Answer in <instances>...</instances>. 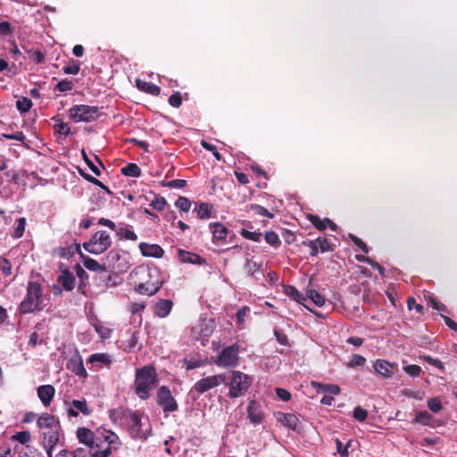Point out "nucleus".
Returning <instances> with one entry per match:
<instances>
[{
    "label": "nucleus",
    "instance_id": "obj_1",
    "mask_svg": "<svg viewBox=\"0 0 457 457\" xmlns=\"http://www.w3.org/2000/svg\"><path fill=\"white\" fill-rule=\"evenodd\" d=\"M130 276L135 283V291L140 295H154L163 284L161 272L156 267L137 266Z\"/></svg>",
    "mask_w": 457,
    "mask_h": 457
},
{
    "label": "nucleus",
    "instance_id": "obj_2",
    "mask_svg": "<svg viewBox=\"0 0 457 457\" xmlns=\"http://www.w3.org/2000/svg\"><path fill=\"white\" fill-rule=\"evenodd\" d=\"M47 299L42 293L41 285L36 281H29L27 287V293L20 304L21 313H30L40 311L46 305Z\"/></svg>",
    "mask_w": 457,
    "mask_h": 457
},
{
    "label": "nucleus",
    "instance_id": "obj_3",
    "mask_svg": "<svg viewBox=\"0 0 457 457\" xmlns=\"http://www.w3.org/2000/svg\"><path fill=\"white\" fill-rule=\"evenodd\" d=\"M130 436L137 440H145L151 433V424L147 416L138 411H131L127 415L124 426Z\"/></svg>",
    "mask_w": 457,
    "mask_h": 457
},
{
    "label": "nucleus",
    "instance_id": "obj_4",
    "mask_svg": "<svg viewBox=\"0 0 457 457\" xmlns=\"http://www.w3.org/2000/svg\"><path fill=\"white\" fill-rule=\"evenodd\" d=\"M156 373L154 369L145 366L137 370L135 381V391L143 400L149 397L150 391L156 386Z\"/></svg>",
    "mask_w": 457,
    "mask_h": 457
},
{
    "label": "nucleus",
    "instance_id": "obj_5",
    "mask_svg": "<svg viewBox=\"0 0 457 457\" xmlns=\"http://www.w3.org/2000/svg\"><path fill=\"white\" fill-rule=\"evenodd\" d=\"M112 244L111 236L104 230L96 232L91 238L83 244L84 249L92 254H101Z\"/></svg>",
    "mask_w": 457,
    "mask_h": 457
},
{
    "label": "nucleus",
    "instance_id": "obj_6",
    "mask_svg": "<svg viewBox=\"0 0 457 457\" xmlns=\"http://www.w3.org/2000/svg\"><path fill=\"white\" fill-rule=\"evenodd\" d=\"M100 116L97 106L76 104L69 109V117L74 122H90Z\"/></svg>",
    "mask_w": 457,
    "mask_h": 457
},
{
    "label": "nucleus",
    "instance_id": "obj_7",
    "mask_svg": "<svg viewBox=\"0 0 457 457\" xmlns=\"http://www.w3.org/2000/svg\"><path fill=\"white\" fill-rule=\"evenodd\" d=\"M239 347L237 345H232L224 347L219 354L212 359L215 365L220 368H235L239 361Z\"/></svg>",
    "mask_w": 457,
    "mask_h": 457
},
{
    "label": "nucleus",
    "instance_id": "obj_8",
    "mask_svg": "<svg viewBox=\"0 0 457 457\" xmlns=\"http://www.w3.org/2000/svg\"><path fill=\"white\" fill-rule=\"evenodd\" d=\"M252 384L251 378L238 370L232 372V378L229 383L228 395L237 398L243 395Z\"/></svg>",
    "mask_w": 457,
    "mask_h": 457
},
{
    "label": "nucleus",
    "instance_id": "obj_9",
    "mask_svg": "<svg viewBox=\"0 0 457 457\" xmlns=\"http://www.w3.org/2000/svg\"><path fill=\"white\" fill-rule=\"evenodd\" d=\"M225 382L226 376L224 374L208 376L195 382L192 390L197 392L198 394H204L224 384Z\"/></svg>",
    "mask_w": 457,
    "mask_h": 457
},
{
    "label": "nucleus",
    "instance_id": "obj_10",
    "mask_svg": "<svg viewBox=\"0 0 457 457\" xmlns=\"http://www.w3.org/2000/svg\"><path fill=\"white\" fill-rule=\"evenodd\" d=\"M156 398L157 404L164 412H172L178 409L177 402L167 386H162L158 389Z\"/></svg>",
    "mask_w": 457,
    "mask_h": 457
},
{
    "label": "nucleus",
    "instance_id": "obj_11",
    "mask_svg": "<svg viewBox=\"0 0 457 457\" xmlns=\"http://www.w3.org/2000/svg\"><path fill=\"white\" fill-rule=\"evenodd\" d=\"M67 415L71 418H77L79 412L85 416H89L92 413V409L88 406L85 399L72 400L71 402L65 403Z\"/></svg>",
    "mask_w": 457,
    "mask_h": 457
},
{
    "label": "nucleus",
    "instance_id": "obj_12",
    "mask_svg": "<svg viewBox=\"0 0 457 457\" xmlns=\"http://www.w3.org/2000/svg\"><path fill=\"white\" fill-rule=\"evenodd\" d=\"M213 331V321L203 319L192 328V337L195 339L209 337Z\"/></svg>",
    "mask_w": 457,
    "mask_h": 457
},
{
    "label": "nucleus",
    "instance_id": "obj_13",
    "mask_svg": "<svg viewBox=\"0 0 457 457\" xmlns=\"http://www.w3.org/2000/svg\"><path fill=\"white\" fill-rule=\"evenodd\" d=\"M276 420L284 427H287L294 431L301 428L300 416L295 413H285L278 411L275 413Z\"/></svg>",
    "mask_w": 457,
    "mask_h": 457
},
{
    "label": "nucleus",
    "instance_id": "obj_14",
    "mask_svg": "<svg viewBox=\"0 0 457 457\" xmlns=\"http://www.w3.org/2000/svg\"><path fill=\"white\" fill-rule=\"evenodd\" d=\"M37 425L41 430L52 431L54 429H61L60 422L57 418L49 413H44L37 420Z\"/></svg>",
    "mask_w": 457,
    "mask_h": 457
},
{
    "label": "nucleus",
    "instance_id": "obj_15",
    "mask_svg": "<svg viewBox=\"0 0 457 457\" xmlns=\"http://www.w3.org/2000/svg\"><path fill=\"white\" fill-rule=\"evenodd\" d=\"M61 429L42 432L44 446L48 457H52L53 450L60 439Z\"/></svg>",
    "mask_w": 457,
    "mask_h": 457
},
{
    "label": "nucleus",
    "instance_id": "obj_16",
    "mask_svg": "<svg viewBox=\"0 0 457 457\" xmlns=\"http://www.w3.org/2000/svg\"><path fill=\"white\" fill-rule=\"evenodd\" d=\"M375 371L380 376L389 378H392L396 368V363H392L385 360H377L374 363Z\"/></svg>",
    "mask_w": 457,
    "mask_h": 457
},
{
    "label": "nucleus",
    "instance_id": "obj_17",
    "mask_svg": "<svg viewBox=\"0 0 457 457\" xmlns=\"http://www.w3.org/2000/svg\"><path fill=\"white\" fill-rule=\"evenodd\" d=\"M247 418L253 424H260L264 419V412L259 403L251 401L247 407Z\"/></svg>",
    "mask_w": 457,
    "mask_h": 457
},
{
    "label": "nucleus",
    "instance_id": "obj_18",
    "mask_svg": "<svg viewBox=\"0 0 457 457\" xmlns=\"http://www.w3.org/2000/svg\"><path fill=\"white\" fill-rule=\"evenodd\" d=\"M67 368L81 378H87V372L84 368L83 361L80 355L72 356L67 362Z\"/></svg>",
    "mask_w": 457,
    "mask_h": 457
},
{
    "label": "nucleus",
    "instance_id": "obj_19",
    "mask_svg": "<svg viewBox=\"0 0 457 457\" xmlns=\"http://www.w3.org/2000/svg\"><path fill=\"white\" fill-rule=\"evenodd\" d=\"M139 249L144 256L160 258L163 255V249L155 244L140 243Z\"/></svg>",
    "mask_w": 457,
    "mask_h": 457
},
{
    "label": "nucleus",
    "instance_id": "obj_20",
    "mask_svg": "<svg viewBox=\"0 0 457 457\" xmlns=\"http://www.w3.org/2000/svg\"><path fill=\"white\" fill-rule=\"evenodd\" d=\"M37 396L44 406H48L55 394V389L51 385H43L37 387Z\"/></svg>",
    "mask_w": 457,
    "mask_h": 457
},
{
    "label": "nucleus",
    "instance_id": "obj_21",
    "mask_svg": "<svg viewBox=\"0 0 457 457\" xmlns=\"http://www.w3.org/2000/svg\"><path fill=\"white\" fill-rule=\"evenodd\" d=\"M178 257L179 261L183 263H191V264H204L205 260L201 257L199 254L179 249L178 251Z\"/></svg>",
    "mask_w": 457,
    "mask_h": 457
},
{
    "label": "nucleus",
    "instance_id": "obj_22",
    "mask_svg": "<svg viewBox=\"0 0 457 457\" xmlns=\"http://www.w3.org/2000/svg\"><path fill=\"white\" fill-rule=\"evenodd\" d=\"M173 303L169 299H160L154 305V314L159 318H166L171 312Z\"/></svg>",
    "mask_w": 457,
    "mask_h": 457
},
{
    "label": "nucleus",
    "instance_id": "obj_23",
    "mask_svg": "<svg viewBox=\"0 0 457 457\" xmlns=\"http://www.w3.org/2000/svg\"><path fill=\"white\" fill-rule=\"evenodd\" d=\"M311 386L317 393H325L331 395L340 394V387L335 384H324L317 381H312Z\"/></svg>",
    "mask_w": 457,
    "mask_h": 457
},
{
    "label": "nucleus",
    "instance_id": "obj_24",
    "mask_svg": "<svg viewBox=\"0 0 457 457\" xmlns=\"http://www.w3.org/2000/svg\"><path fill=\"white\" fill-rule=\"evenodd\" d=\"M116 234L120 239L137 241V236L133 231L132 226L125 223H120L116 229Z\"/></svg>",
    "mask_w": 457,
    "mask_h": 457
},
{
    "label": "nucleus",
    "instance_id": "obj_25",
    "mask_svg": "<svg viewBox=\"0 0 457 457\" xmlns=\"http://www.w3.org/2000/svg\"><path fill=\"white\" fill-rule=\"evenodd\" d=\"M131 410L123 408L112 409L109 411V417L112 422L125 426L127 415L131 413Z\"/></svg>",
    "mask_w": 457,
    "mask_h": 457
},
{
    "label": "nucleus",
    "instance_id": "obj_26",
    "mask_svg": "<svg viewBox=\"0 0 457 457\" xmlns=\"http://www.w3.org/2000/svg\"><path fill=\"white\" fill-rule=\"evenodd\" d=\"M310 220L314 225V227L319 230H324L325 228H329L331 230L335 231L337 230V224L328 218L320 220L317 216L311 215Z\"/></svg>",
    "mask_w": 457,
    "mask_h": 457
},
{
    "label": "nucleus",
    "instance_id": "obj_27",
    "mask_svg": "<svg viewBox=\"0 0 457 457\" xmlns=\"http://www.w3.org/2000/svg\"><path fill=\"white\" fill-rule=\"evenodd\" d=\"M77 437L79 443L87 445L92 446L94 444V433L92 430L87 428H79L77 430Z\"/></svg>",
    "mask_w": 457,
    "mask_h": 457
},
{
    "label": "nucleus",
    "instance_id": "obj_28",
    "mask_svg": "<svg viewBox=\"0 0 457 457\" xmlns=\"http://www.w3.org/2000/svg\"><path fill=\"white\" fill-rule=\"evenodd\" d=\"M58 282L67 290L71 291L75 286V277L68 270H63L58 277Z\"/></svg>",
    "mask_w": 457,
    "mask_h": 457
},
{
    "label": "nucleus",
    "instance_id": "obj_29",
    "mask_svg": "<svg viewBox=\"0 0 457 457\" xmlns=\"http://www.w3.org/2000/svg\"><path fill=\"white\" fill-rule=\"evenodd\" d=\"M82 258L83 265L86 269L95 271V272H104L106 270V268L104 265L100 264L97 261L88 257L85 256L84 254H80Z\"/></svg>",
    "mask_w": 457,
    "mask_h": 457
},
{
    "label": "nucleus",
    "instance_id": "obj_30",
    "mask_svg": "<svg viewBox=\"0 0 457 457\" xmlns=\"http://www.w3.org/2000/svg\"><path fill=\"white\" fill-rule=\"evenodd\" d=\"M136 84L138 89H140L141 91L149 93L153 96H157L160 94V87L153 83L143 81L141 79H137Z\"/></svg>",
    "mask_w": 457,
    "mask_h": 457
},
{
    "label": "nucleus",
    "instance_id": "obj_31",
    "mask_svg": "<svg viewBox=\"0 0 457 457\" xmlns=\"http://www.w3.org/2000/svg\"><path fill=\"white\" fill-rule=\"evenodd\" d=\"M210 228H212V237L216 240H223L228 235V229L220 223L215 222L211 223Z\"/></svg>",
    "mask_w": 457,
    "mask_h": 457
},
{
    "label": "nucleus",
    "instance_id": "obj_32",
    "mask_svg": "<svg viewBox=\"0 0 457 457\" xmlns=\"http://www.w3.org/2000/svg\"><path fill=\"white\" fill-rule=\"evenodd\" d=\"M99 434L101 438H103V440L106 442L110 447H115L118 445L119 437L114 432L103 429V431H99Z\"/></svg>",
    "mask_w": 457,
    "mask_h": 457
},
{
    "label": "nucleus",
    "instance_id": "obj_33",
    "mask_svg": "<svg viewBox=\"0 0 457 457\" xmlns=\"http://www.w3.org/2000/svg\"><path fill=\"white\" fill-rule=\"evenodd\" d=\"M197 217L201 220H206L211 217L212 205L208 203H201L195 209Z\"/></svg>",
    "mask_w": 457,
    "mask_h": 457
},
{
    "label": "nucleus",
    "instance_id": "obj_34",
    "mask_svg": "<svg viewBox=\"0 0 457 457\" xmlns=\"http://www.w3.org/2000/svg\"><path fill=\"white\" fill-rule=\"evenodd\" d=\"M26 228V219L24 217L19 218L16 220L15 227L13 228V232L12 233V237L15 239L21 238L25 231Z\"/></svg>",
    "mask_w": 457,
    "mask_h": 457
},
{
    "label": "nucleus",
    "instance_id": "obj_35",
    "mask_svg": "<svg viewBox=\"0 0 457 457\" xmlns=\"http://www.w3.org/2000/svg\"><path fill=\"white\" fill-rule=\"evenodd\" d=\"M306 296L312 300L317 306L321 307L325 303V298L318 291L314 289H307Z\"/></svg>",
    "mask_w": 457,
    "mask_h": 457
},
{
    "label": "nucleus",
    "instance_id": "obj_36",
    "mask_svg": "<svg viewBox=\"0 0 457 457\" xmlns=\"http://www.w3.org/2000/svg\"><path fill=\"white\" fill-rule=\"evenodd\" d=\"M285 294L294 299L295 302L303 303L305 297L293 286H287L285 288Z\"/></svg>",
    "mask_w": 457,
    "mask_h": 457
},
{
    "label": "nucleus",
    "instance_id": "obj_37",
    "mask_svg": "<svg viewBox=\"0 0 457 457\" xmlns=\"http://www.w3.org/2000/svg\"><path fill=\"white\" fill-rule=\"evenodd\" d=\"M89 362H100L104 365H109L112 362V360L110 355L107 353H94L89 357Z\"/></svg>",
    "mask_w": 457,
    "mask_h": 457
},
{
    "label": "nucleus",
    "instance_id": "obj_38",
    "mask_svg": "<svg viewBox=\"0 0 457 457\" xmlns=\"http://www.w3.org/2000/svg\"><path fill=\"white\" fill-rule=\"evenodd\" d=\"M432 420V415L427 411H421L417 412L414 422L421 425H429Z\"/></svg>",
    "mask_w": 457,
    "mask_h": 457
},
{
    "label": "nucleus",
    "instance_id": "obj_39",
    "mask_svg": "<svg viewBox=\"0 0 457 457\" xmlns=\"http://www.w3.org/2000/svg\"><path fill=\"white\" fill-rule=\"evenodd\" d=\"M121 173L129 177H139L140 168L135 163H129L121 170Z\"/></svg>",
    "mask_w": 457,
    "mask_h": 457
},
{
    "label": "nucleus",
    "instance_id": "obj_40",
    "mask_svg": "<svg viewBox=\"0 0 457 457\" xmlns=\"http://www.w3.org/2000/svg\"><path fill=\"white\" fill-rule=\"evenodd\" d=\"M32 106V102L28 97H22L16 102L17 109L21 112H28Z\"/></svg>",
    "mask_w": 457,
    "mask_h": 457
},
{
    "label": "nucleus",
    "instance_id": "obj_41",
    "mask_svg": "<svg viewBox=\"0 0 457 457\" xmlns=\"http://www.w3.org/2000/svg\"><path fill=\"white\" fill-rule=\"evenodd\" d=\"M191 204V201L184 196H179L175 202V206L181 212H188Z\"/></svg>",
    "mask_w": 457,
    "mask_h": 457
},
{
    "label": "nucleus",
    "instance_id": "obj_42",
    "mask_svg": "<svg viewBox=\"0 0 457 457\" xmlns=\"http://www.w3.org/2000/svg\"><path fill=\"white\" fill-rule=\"evenodd\" d=\"M428 407L431 411L435 413L439 412L443 408L441 401L438 397L429 398L428 400Z\"/></svg>",
    "mask_w": 457,
    "mask_h": 457
},
{
    "label": "nucleus",
    "instance_id": "obj_43",
    "mask_svg": "<svg viewBox=\"0 0 457 457\" xmlns=\"http://www.w3.org/2000/svg\"><path fill=\"white\" fill-rule=\"evenodd\" d=\"M241 236L246 239L253 240L254 242H260L262 234L256 231H250L248 229H242Z\"/></svg>",
    "mask_w": 457,
    "mask_h": 457
},
{
    "label": "nucleus",
    "instance_id": "obj_44",
    "mask_svg": "<svg viewBox=\"0 0 457 457\" xmlns=\"http://www.w3.org/2000/svg\"><path fill=\"white\" fill-rule=\"evenodd\" d=\"M95 329L103 339H106L111 337V329L102 324H96Z\"/></svg>",
    "mask_w": 457,
    "mask_h": 457
},
{
    "label": "nucleus",
    "instance_id": "obj_45",
    "mask_svg": "<svg viewBox=\"0 0 457 457\" xmlns=\"http://www.w3.org/2000/svg\"><path fill=\"white\" fill-rule=\"evenodd\" d=\"M315 243H317V245L319 246L320 252H328L331 250L330 243L328 240L325 237H318L317 239L313 240Z\"/></svg>",
    "mask_w": 457,
    "mask_h": 457
},
{
    "label": "nucleus",
    "instance_id": "obj_46",
    "mask_svg": "<svg viewBox=\"0 0 457 457\" xmlns=\"http://www.w3.org/2000/svg\"><path fill=\"white\" fill-rule=\"evenodd\" d=\"M54 129L59 134H62L64 136L69 135L71 132V129H70L69 125L60 120H57V122L54 126Z\"/></svg>",
    "mask_w": 457,
    "mask_h": 457
},
{
    "label": "nucleus",
    "instance_id": "obj_47",
    "mask_svg": "<svg viewBox=\"0 0 457 457\" xmlns=\"http://www.w3.org/2000/svg\"><path fill=\"white\" fill-rule=\"evenodd\" d=\"M368 417V411L361 408V406H357L353 410V418L359 421H364Z\"/></svg>",
    "mask_w": 457,
    "mask_h": 457
},
{
    "label": "nucleus",
    "instance_id": "obj_48",
    "mask_svg": "<svg viewBox=\"0 0 457 457\" xmlns=\"http://www.w3.org/2000/svg\"><path fill=\"white\" fill-rule=\"evenodd\" d=\"M73 84L69 79H62L61 80L55 87V89H57L60 92H66L72 89Z\"/></svg>",
    "mask_w": 457,
    "mask_h": 457
},
{
    "label": "nucleus",
    "instance_id": "obj_49",
    "mask_svg": "<svg viewBox=\"0 0 457 457\" xmlns=\"http://www.w3.org/2000/svg\"><path fill=\"white\" fill-rule=\"evenodd\" d=\"M82 156H83L85 162L87 164V166L92 170V172H94L96 176H100L101 171H100L99 168L96 165H95V163L88 158V156L87 155L85 151H82Z\"/></svg>",
    "mask_w": 457,
    "mask_h": 457
},
{
    "label": "nucleus",
    "instance_id": "obj_50",
    "mask_svg": "<svg viewBox=\"0 0 457 457\" xmlns=\"http://www.w3.org/2000/svg\"><path fill=\"white\" fill-rule=\"evenodd\" d=\"M166 204L164 197H155L151 203V206L157 211H162Z\"/></svg>",
    "mask_w": 457,
    "mask_h": 457
},
{
    "label": "nucleus",
    "instance_id": "obj_51",
    "mask_svg": "<svg viewBox=\"0 0 457 457\" xmlns=\"http://www.w3.org/2000/svg\"><path fill=\"white\" fill-rule=\"evenodd\" d=\"M265 240L269 245L272 246H276L279 244V238L278 235L273 231H270L265 234Z\"/></svg>",
    "mask_w": 457,
    "mask_h": 457
},
{
    "label": "nucleus",
    "instance_id": "obj_52",
    "mask_svg": "<svg viewBox=\"0 0 457 457\" xmlns=\"http://www.w3.org/2000/svg\"><path fill=\"white\" fill-rule=\"evenodd\" d=\"M245 269L247 273H249L251 275H254L259 270L260 266H259V264H257V262H255L252 260H247L246 263L245 265Z\"/></svg>",
    "mask_w": 457,
    "mask_h": 457
},
{
    "label": "nucleus",
    "instance_id": "obj_53",
    "mask_svg": "<svg viewBox=\"0 0 457 457\" xmlns=\"http://www.w3.org/2000/svg\"><path fill=\"white\" fill-rule=\"evenodd\" d=\"M403 370L411 377H418L421 371V368L418 365H407L403 367Z\"/></svg>",
    "mask_w": 457,
    "mask_h": 457
},
{
    "label": "nucleus",
    "instance_id": "obj_54",
    "mask_svg": "<svg viewBox=\"0 0 457 457\" xmlns=\"http://www.w3.org/2000/svg\"><path fill=\"white\" fill-rule=\"evenodd\" d=\"M169 104L173 106V107H179L182 104V97H181V95L179 92H176L174 94H172L170 97H169Z\"/></svg>",
    "mask_w": 457,
    "mask_h": 457
},
{
    "label": "nucleus",
    "instance_id": "obj_55",
    "mask_svg": "<svg viewBox=\"0 0 457 457\" xmlns=\"http://www.w3.org/2000/svg\"><path fill=\"white\" fill-rule=\"evenodd\" d=\"M251 209L258 215L267 216L269 218H273V214L270 213L266 208L261 205H251Z\"/></svg>",
    "mask_w": 457,
    "mask_h": 457
},
{
    "label": "nucleus",
    "instance_id": "obj_56",
    "mask_svg": "<svg viewBox=\"0 0 457 457\" xmlns=\"http://www.w3.org/2000/svg\"><path fill=\"white\" fill-rule=\"evenodd\" d=\"M351 444V441H349L345 445H344L339 440H337V449L338 453L342 457H347L348 456V447Z\"/></svg>",
    "mask_w": 457,
    "mask_h": 457
},
{
    "label": "nucleus",
    "instance_id": "obj_57",
    "mask_svg": "<svg viewBox=\"0 0 457 457\" xmlns=\"http://www.w3.org/2000/svg\"><path fill=\"white\" fill-rule=\"evenodd\" d=\"M366 360L363 356L359 354H354L349 363L350 367H357L362 366L365 363Z\"/></svg>",
    "mask_w": 457,
    "mask_h": 457
},
{
    "label": "nucleus",
    "instance_id": "obj_58",
    "mask_svg": "<svg viewBox=\"0 0 457 457\" xmlns=\"http://www.w3.org/2000/svg\"><path fill=\"white\" fill-rule=\"evenodd\" d=\"M2 272L4 275H10L11 274V270H12V264L11 262L5 259V258H3L1 260V267H0Z\"/></svg>",
    "mask_w": 457,
    "mask_h": 457
},
{
    "label": "nucleus",
    "instance_id": "obj_59",
    "mask_svg": "<svg viewBox=\"0 0 457 457\" xmlns=\"http://www.w3.org/2000/svg\"><path fill=\"white\" fill-rule=\"evenodd\" d=\"M350 237L351 239L353 240V242L361 250L363 251L364 253H368L369 252V248L368 246L366 245V244L361 240L360 239L359 237H357L356 236L354 235H350Z\"/></svg>",
    "mask_w": 457,
    "mask_h": 457
},
{
    "label": "nucleus",
    "instance_id": "obj_60",
    "mask_svg": "<svg viewBox=\"0 0 457 457\" xmlns=\"http://www.w3.org/2000/svg\"><path fill=\"white\" fill-rule=\"evenodd\" d=\"M4 137L8 139L16 140L20 142H24L26 139L24 133L21 131H18L14 134H4Z\"/></svg>",
    "mask_w": 457,
    "mask_h": 457
},
{
    "label": "nucleus",
    "instance_id": "obj_61",
    "mask_svg": "<svg viewBox=\"0 0 457 457\" xmlns=\"http://www.w3.org/2000/svg\"><path fill=\"white\" fill-rule=\"evenodd\" d=\"M250 312V308L247 306H244L243 308L239 309L237 312V320L238 323H243L245 321V317L247 315V313Z\"/></svg>",
    "mask_w": 457,
    "mask_h": 457
},
{
    "label": "nucleus",
    "instance_id": "obj_62",
    "mask_svg": "<svg viewBox=\"0 0 457 457\" xmlns=\"http://www.w3.org/2000/svg\"><path fill=\"white\" fill-rule=\"evenodd\" d=\"M79 65L78 63H72L63 67V71L66 74L77 75L79 71Z\"/></svg>",
    "mask_w": 457,
    "mask_h": 457
},
{
    "label": "nucleus",
    "instance_id": "obj_63",
    "mask_svg": "<svg viewBox=\"0 0 457 457\" xmlns=\"http://www.w3.org/2000/svg\"><path fill=\"white\" fill-rule=\"evenodd\" d=\"M276 394L278 398H280L281 400H283L285 402L290 400V398H291V394L284 388H280V387L276 388Z\"/></svg>",
    "mask_w": 457,
    "mask_h": 457
},
{
    "label": "nucleus",
    "instance_id": "obj_64",
    "mask_svg": "<svg viewBox=\"0 0 457 457\" xmlns=\"http://www.w3.org/2000/svg\"><path fill=\"white\" fill-rule=\"evenodd\" d=\"M15 438L21 444H26L30 441V434L27 431L20 432L15 436Z\"/></svg>",
    "mask_w": 457,
    "mask_h": 457
}]
</instances>
